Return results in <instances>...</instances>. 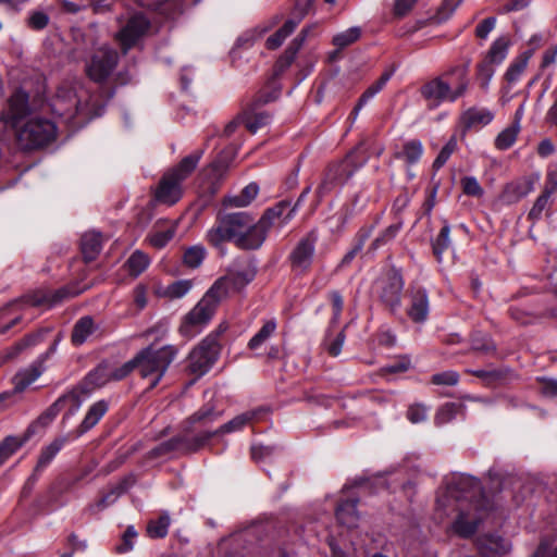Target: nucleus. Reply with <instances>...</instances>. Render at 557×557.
I'll return each mask as SVG.
<instances>
[{
    "mask_svg": "<svg viewBox=\"0 0 557 557\" xmlns=\"http://www.w3.org/2000/svg\"><path fill=\"white\" fill-rule=\"evenodd\" d=\"M60 341L61 336L58 335L45 352L39 355L37 359L33 361L27 368L21 369L14 374L12 377L14 387L12 391H10L12 396L23 393L45 372V362L57 351V347Z\"/></svg>",
    "mask_w": 557,
    "mask_h": 557,
    "instance_id": "f8f14e48",
    "label": "nucleus"
},
{
    "mask_svg": "<svg viewBox=\"0 0 557 557\" xmlns=\"http://www.w3.org/2000/svg\"><path fill=\"white\" fill-rule=\"evenodd\" d=\"M256 276L255 269L231 271L219 277L205 293L198 304L184 317L180 332L193 337L207 325L216 312L220 304L232 293L245 288Z\"/></svg>",
    "mask_w": 557,
    "mask_h": 557,
    "instance_id": "7ed1b4c3",
    "label": "nucleus"
},
{
    "mask_svg": "<svg viewBox=\"0 0 557 557\" xmlns=\"http://www.w3.org/2000/svg\"><path fill=\"white\" fill-rule=\"evenodd\" d=\"M62 411L59 403H52L35 421H33L24 436H33L39 429H45L57 418V416Z\"/></svg>",
    "mask_w": 557,
    "mask_h": 557,
    "instance_id": "58836bf2",
    "label": "nucleus"
},
{
    "mask_svg": "<svg viewBox=\"0 0 557 557\" xmlns=\"http://www.w3.org/2000/svg\"><path fill=\"white\" fill-rule=\"evenodd\" d=\"M509 39L506 37H499L491 45L484 60L495 65L500 64L508 54Z\"/></svg>",
    "mask_w": 557,
    "mask_h": 557,
    "instance_id": "de8ad7c7",
    "label": "nucleus"
},
{
    "mask_svg": "<svg viewBox=\"0 0 557 557\" xmlns=\"http://www.w3.org/2000/svg\"><path fill=\"white\" fill-rule=\"evenodd\" d=\"M468 373L482 380L487 385H495L506 379L507 370L492 369V370H468Z\"/></svg>",
    "mask_w": 557,
    "mask_h": 557,
    "instance_id": "13d9d810",
    "label": "nucleus"
},
{
    "mask_svg": "<svg viewBox=\"0 0 557 557\" xmlns=\"http://www.w3.org/2000/svg\"><path fill=\"white\" fill-rule=\"evenodd\" d=\"M403 227V223H394L387 226L385 230L379 233V235L372 240L369 246V252L376 251L379 248L391 243L398 235Z\"/></svg>",
    "mask_w": 557,
    "mask_h": 557,
    "instance_id": "8fccbe9b",
    "label": "nucleus"
},
{
    "mask_svg": "<svg viewBox=\"0 0 557 557\" xmlns=\"http://www.w3.org/2000/svg\"><path fill=\"white\" fill-rule=\"evenodd\" d=\"M236 156V147L234 145H228L224 149H222L214 160L209 164L207 169V175L211 178L210 190L212 194L216 193L219 189L221 182L224 178L225 173L228 170L230 164L234 160Z\"/></svg>",
    "mask_w": 557,
    "mask_h": 557,
    "instance_id": "a211bd4d",
    "label": "nucleus"
},
{
    "mask_svg": "<svg viewBox=\"0 0 557 557\" xmlns=\"http://www.w3.org/2000/svg\"><path fill=\"white\" fill-rule=\"evenodd\" d=\"M62 411L59 403H52L35 421H33L24 436H33L39 429H45L57 418V416Z\"/></svg>",
    "mask_w": 557,
    "mask_h": 557,
    "instance_id": "ea45409f",
    "label": "nucleus"
},
{
    "mask_svg": "<svg viewBox=\"0 0 557 557\" xmlns=\"http://www.w3.org/2000/svg\"><path fill=\"white\" fill-rule=\"evenodd\" d=\"M150 28V21L143 13L132 15L126 24L116 34L123 53H127L146 35Z\"/></svg>",
    "mask_w": 557,
    "mask_h": 557,
    "instance_id": "2eb2a0df",
    "label": "nucleus"
},
{
    "mask_svg": "<svg viewBox=\"0 0 557 557\" xmlns=\"http://www.w3.org/2000/svg\"><path fill=\"white\" fill-rule=\"evenodd\" d=\"M28 436L8 435L0 442V467L3 466L24 444Z\"/></svg>",
    "mask_w": 557,
    "mask_h": 557,
    "instance_id": "79ce46f5",
    "label": "nucleus"
},
{
    "mask_svg": "<svg viewBox=\"0 0 557 557\" xmlns=\"http://www.w3.org/2000/svg\"><path fill=\"white\" fill-rule=\"evenodd\" d=\"M206 257V250L201 246H191L184 251L183 263L188 268H198Z\"/></svg>",
    "mask_w": 557,
    "mask_h": 557,
    "instance_id": "e2e57ef3",
    "label": "nucleus"
},
{
    "mask_svg": "<svg viewBox=\"0 0 557 557\" xmlns=\"http://www.w3.org/2000/svg\"><path fill=\"white\" fill-rule=\"evenodd\" d=\"M253 537L252 529L231 535L219 544L218 557H252Z\"/></svg>",
    "mask_w": 557,
    "mask_h": 557,
    "instance_id": "4468645a",
    "label": "nucleus"
},
{
    "mask_svg": "<svg viewBox=\"0 0 557 557\" xmlns=\"http://www.w3.org/2000/svg\"><path fill=\"white\" fill-rule=\"evenodd\" d=\"M493 119L494 114L488 109L470 108L462 115L466 128L487 125L493 121Z\"/></svg>",
    "mask_w": 557,
    "mask_h": 557,
    "instance_id": "37998d69",
    "label": "nucleus"
},
{
    "mask_svg": "<svg viewBox=\"0 0 557 557\" xmlns=\"http://www.w3.org/2000/svg\"><path fill=\"white\" fill-rule=\"evenodd\" d=\"M424 153V147L420 139H410L403 145L401 151L395 154L396 159L404 160L407 165L417 164Z\"/></svg>",
    "mask_w": 557,
    "mask_h": 557,
    "instance_id": "4c0bfd02",
    "label": "nucleus"
},
{
    "mask_svg": "<svg viewBox=\"0 0 557 557\" xmlns=\"http://www.w3.org/2000/svg\"><path fill=\"white\" fill-rule=\"evenodd\" d=\"M463 408L460 403H446L444 404L435 414V424L443 425L456 418L458 412Z\"/></svg>",
    "mask_w": 557,
    "mask_h": 557,
    "instance_id": "6e6d98bb",
    "label": "nucleus"
},
{
    "mask_svg": "<svg viewBox=\"0 0 557 557\" xmlns=\"http://www.w3.org/2000/svg\"><path fill=\"white\" fill-rule=\"evenodd\" d=\"M193 287V283L189 280H178L170 284L164 295L171 299H178L184 297Z\"/></svg>",
    "mask_w": 557,
    "mask_h": 557,
    "instance_id": "69168bd1",
    "label": "nucleus"
},
{
    "mask_svg": "<svg viewBox=\"0 0 557 557\" xmlns=\"http://www.w3.org/2000/svg\"><path fill=\"white\" fill-rule=\"evenodd\" d=\"M98 326L95 324L91 315H84L79 318L73 325L71 333V343L75 347L82 346L90 335L97 331Z\"/></svg>",
    "mask_w": 557,
    "mask_h": 557,
    "instance_id": "7c9ffc66",
    "label": "nucleus"
},
{
    "mask_svg": "<svg viewBox=\"0 0 557 557\" xmlns=\"http://www.w3.org/2000/svg\"><path fill=\"white\" fill-rule=\"evenodd\" d=\"M469 85V64H456L422 84L419 92L426 108L435 110L445 102L454 103L462 98Z\"/></svg>",
    "mask_w": 557,
    "mask_h": 557,
    "instance_id": "20e7f679",
    "label": "nucleus"
},
{
    "mask_svg": "<svg viewBox=\"0 0 557 557\" xmlns=\"http://www.w3.org/2000/svg\"><path fill=\"white\" fill-rule=\"evenodd\" d=\"M531 55L532 51H524L510 63L504 75V78L507 83L515 84L519 81L521 74L524 72L528 65Z\"/></svg>",
    "mask_w": 557,
    "mask_h": 557,
    "instance_id": "a18cd8bd",
    "label": "nucleus"
},
{
    "mask_svg": "<svg viewBox=\"0 0 557 557\" xmlns=\"http://www.w3.org/2000/svg\"><path fill=\"white\" fill-rule=\"evenodd\" d=\"M205 149H198L193 153L184 157L180 163L169 173L177 177L180 181L186 180L197 168L199 160L202 158Z\"/></svg>",
    "mask_w": 557,
    "mask_h": 557,
    "instance_id": "e433bc0d",
    "label": "nucleus"
},
{
    "mask_svg": "<svg viewBox=\"0 0 557 557\" xmlns=\"http://www.w3.org/2000/svg\"><path fill=\"white\" fill-rule=\"evenodd\" d=\"M259 186L257 183L251 182L245 186L238 195L226 196L223 198L222 205L225 208L235 207L244 208L249 206L258 196Z\"/></svg>",
    "mask_w": 557,
    "mask_h": 557,
    "instance_id": "2f4dec72",
    "label": "nucleus"
},
{
    "mask_svg": "<svg viewBox=\"0 0 557 557\" xmlns=\"http://www.w3.org/2000/svg\"><path fill=\"white\" fill-rule=\"evenodd\" d=\"M150 264V258L141 250H135L126 261L128 272L132 276L140 275Z\"/></svg>",
    "mask_w": 557,
    "mask_h": 557,
    "instance_id": "603ef678",
    "label": "nucleus"
},
{
    "mask_svg": "<svg viewBox=\"0 0 557 557\" xmlns=\"http://www.w3.org/2000/svg\"><path fill=\"white\" fill-rule=\"evenodd\" d=\"M137 3L147 9L157 11L169 17L180 14L188 4H197L200 0H136Z\"/></svg>",
    "mask_w": 557,
    "mask_h": 557,
    "instance_id": "4be33fe9",
    "label": "nucleus"
},
{
    "mask_svg": "<svg viewBox=\"0 0 557 557\" xmlns=\"http://www.w3.org/2000/svg\"><path fill=\"white\" fill-rule=\"evenodd\" d=\"M78 480H79V478H76L73 481H63L62 480V481H58V482L53 483L47 493V500H44L42 498H39L37 500L40 509H42L44 507H49L52 504L57 503L59 500V497L62 494L69 492Z\"/></svg>",
    "mask_w": 557,
    "mask_h": 557,
    "instance_id": "c03bdc74",
    "label": "nucleus"
},
{
    "mask_svg": "<svg viewBox=\"0 0 557 557\" xmlns=\"http://www.w3.org/2000/svg\"><path fill=\"white\" fill-rule=\"evenodd\" d=\"M309 8H297V4H294L292 16L283 24L278 30L288 37L297 27V25L301 22V20L311 11Z\"/></svg>",
    "mask_w": 557,
    "mask_h": 557,
    "instance_id": "bf43d9fd",
    "label": "nucleus"
},
{
    "mask_svg": "<svg viewBox=\"0 0 557 557\" xmlns=\"http://www.w3.org/2000/svg\"><path fill=\"white\" fill-rule=\"evenodd\" d=\"M138 536L134 525H128L121 536L120 543L115 546L116 554H125L134 548V542Z\"/></svg>",
    "mask_w": 557,
    "mask_h": 557,
    "instance_id": "338daca9",
    "label": "nucleus"
},
{
    "mask_svg": "<svg viewBox=\"0 0 557 557\" xmlns=\"http://www.w3.org/2000/svg\"><path fill=\"white\" fill-rule=\"evenodd\" d=\"M404 286L403 272L394 265L375 283L377 299L391 314H396L401 307Z\"/></svg>",
    "mask_w": 557,
    "mask_h": 557,
    "instance_id": "6e6552de",
    "label": "nucleus"
},
{
    "mask_svg": "<svg viewBox=\"0 0 557 557\" xmlns=\"http://www.w3.org/2000/svg\"><path fill=\"white\" fill-rule=\"evenodd\" d=\"M550 195L552 190L546 186L542 194L536 198L528 214V220L534 223L542 219L543 212L548 208Z\"/></svg>",
    "mask_w": 557,
    "mask_h": 557,
    "instance_id": "4d7b16f0",
    "label": "nucleus"
},
{
    "mask_svg": "<svg viewBox=\"0 0 557 557\" xmlns=\"http://www.w3.org/2000/svg\"><path fill=\"white\" fill-rule=\"evenodd\" d=\"M67 296H70V292L67 288L63 287L55 290L52 295L36 292L7 304L0 310V334L7 333L22 320V315H15L7 321L8 315L15 309L23 308L24 306L40 307L44 305H53L63 300Z\"/></svg>",
    "mask_w": 557,
    "mask_h": 557,
    "instance_id": "0eeeda50",
    "label": "nucleus"
},
{
    "mask_svg": "<svg viewBox=\"0 0 557 557\" xmlns=\"http://www.w3.org/2000/svg\"><path fill=\"white\" fill-rule=\"evenodd\" d=\"M181 184L182 181L171 173L164 174L156 189V200L170 206L176 203L182 197Z\"/></svg>",
    "mask_w": 557,
    "mask_h": 557,
    "instance_id": "aec40b11",
    "label": "nucleus"
},
{
    "mask_svg": "<svg viewBox=\"0 0 557 557\" xmlns=\"http://www.w3.org/2000/svg\"><path fill=\"white\" fill-rule=\"evenodd\" d=\"M358 504V497L341 499L335 509V517L337 522L347 529L356 528L359 520V513L357 510Z\"/></svg>",
    "mask_w": 557,
    "mask_h": 557,
    "instance_id": "5701e85b",
    "label": "nucleus"
},
{
    "mask_svg": "<svg viewBox=\"0 0 557 557\" xmlns=\"http://www.w3.org/2000/svg\"><path fill=\"white\" fill-rule=\"evenodd\" d=\"M174 235H175V226L172 225V226L168 227L166 230H157V231L152 232L148 236V240L152 247H154L157 249H162L169 244V242L174 237Z\"/></svg>",
    "mask_w": 557,
    "mask_h": 557,
    "instance_id": "680f3d73",
    "label": "nucleus"
},
{
    "mask_svg": "<svg viewBox=\"0 0 557 557\" xmlns=\"http://www.w3.org/2000/svg\"><path fill=\"white\" fill-rule=\"evenodd\" d=\"M480 521V517L469 518V512L460 509L457 518L453 523V530L460 537L469 539L475 534Z\"/></svg>",
    "mask_w": 557,
    "mask_h": 557,
    "instance_id": "f704fd0d",
    "label": "nucleus"
},
{
    "mask_svg": "<svg viewBox=\"0 0 557 557\" xmlns=\"http://www.w3.org/2000/svg\"><path fill=\"white\" fill-rule=\"evenodd\" d=\"M520 127L518 123L511 124L510 126L503 129L495 138V147L498 150L509 149L517 140Z\"/></svg>",
    "mask_w": 557,
    "mask_h": 557,
    "instance_id": "5fc2aeb1",
    "label": "nucleus"
},
{
    "mask_svg": "<svg viewBox=\"0 0 557 557\" xmlns=\"http://www.w3.org/2000/svg\"><path fill=\"white\" fill-rule=\"evenodd\" d=\"M248 424L247 417L243 413L234 417L228 422L224 423L214 431H201L198 435H208L203 441V447H206L210 441L220 435L233 433L243 430Z\"/></svg>",
    "mask_w": 557,
    "mask_h": 557,
    "instance_id": "72a5a7b5",
    "label": "nucleus"
},
{
    "mask_svg": "<svg viewBox=\"0 0 557 557\" xmlns=\"http://www.w3.org/2000/svg\"><path fill=\"white\" fill-rule=\"evenodd\" d=\"M446 497L456 502H468L469 507L476 512H486L491 509V500L481 481L472 475L453 474L446 485Z\"/></svg>",
    "mask_w": 557,
    "mask_h": 557,
    "instance_id": "423d86ee",
    "label": "nucleus"
},
{
    "mask_svg": "<svg viewBox=\"0 0 557 557\" xmlns=\"http://www.w3.org/2000/svg\"><path fill=\"white\" fill-rule=\"evenodd\" d=\"M49 332V329H39L35 332L26 334L23 338H21L13 347L12 351L10 352V357L17 356L20 352H22L24 349L34 347L45 341V337L47 333Z\"/></svg>",
    "mask_w": 557,
    "mask_h": 557,
    "instance_id": "49530a36",
    "label": "nucleus"
},
{
    "mask_svg": "<svg viewBox=\"0 0 557 557\" xmlns=\"http://www.w3.org/2000/svg\"><path fill=\"white\" fill-rule=\"evenodd\" d=\"M117 61L119 54L116 51L112 49L99 50L91 57L87 65L88 77L96 83L104 82L116 66Z\"/></svg>",
    "mask_w": 557,
    "mask_h": 557,
    "instance_id": "f3484780",
    "label": "nucleus"
},
{
    "mask_svg": "<svg viewBox=\"0 0 557 557\" xmlns=\"http://www.w3.org/2000/svg\"><path fill=\"white\" fill-rule=\"evenodd\" d=\"M259 106L250 103L242 114V121L246 128L251 133H257L258 129L268 125L271 121V114L267 111H259Z\"/></svg>",
    "mask_w": 557,
    "mask_h": 557,
    "instance_id": "a878e982",
    "label": "nucleus"
},
{
    "mask_svg": "<svg viewBox=\"0 0 557 557\" xmlns=\"http://www.w3.org/2000/svg\"><path fill=\"white\" fill-rule=\"evenodd\" d=\"M409 306L406 310L408 318L416 324H423L430 314V299L425 287L411 283L407 289Z\"/></svg>",
    "mask_w": 557,
    "mask_h": 557,
    "instance_id": "dca6fc26",
    "label": "nucleus"
},
{
    "mask_svg": "<svg viewBox=\"0 0 557 557\" xmlns=\"http://www.w3.org/2000/svg\"><path fill=\"white\" fill-rule=\"evenodd\" d=\"M379 221L380 216L377 215L371 225H363L358 230L352 238L351 248L345 253L338 264V268H345L349 265L356 256L362 251L364 244L372 235L374 228L379 224Z\"/></svg>",
    "mask_w": 557,
    "mask_h": 557,
    "instance_id": "412c9836",
    "label": "nucleus"
},
{
    "mask_svg": "<svg viewBox=\"0 0 557 557\" xmlns=\"http://www.w3.org/2000/svg\"><path fill=\"white\" fill-rule=\"evenodd\" d=\"M470 350L482 355L496 354L497 347L488 333L474 330L470 333Z\"/></svg>",
    "mask_w": 557,
    "mask_h": 557,
    "instance_id": "c9c22d12",
    "label": "nucleus"
},
{
    "mask_svg": "<svg viewBox=\"0 0 557 557\" xmlns=\"http://www.w3.org/2000/svg\"><path fill=\"white\" fill-rule=\"evenodd\" d=\"M8 102L9 112L5 123L14 128L16 143L22 150H38L57 139L58 128L50 119L37 115L27 117L30 114L28 92L17 88Z\"/></svg>",
    "mask_w": 557,
    "mask_h": 557,
    "instance_id": "f03ea898",
    "label": "nucleus"
},
{
    "mask_svg": "<svg viewBox=\"0 0 557 557\" xmlns=\"http://www.w3.org/2000/svg\"><path fill=\"white\" fill-rule=\"evenodd\" d=\"M281 21V15H274L270 21L261 23L256 27L244 32L236 40L233 49L230 52L232 60L234 61L239 49H247L253 46V44L262 38L269 30L276 26Z\"/></svg>",
    "mask_w": 557,
    "mask_h": 557,
    "instance_id": "6ab92c4d",
    "label": "nucleus"
},
{
    "mask_svg": "<svg viewBox=\"0 0 557 557\" xmlns=\"http://www.w3.org/2000/svg\"><path fill=\"white\" fill-rule=\"evenodd\" d=\"M62 411L59 403H52L35 421H33L24 436H33L39 429H45L57 418V416Z\"/></svg>",
    "mask_w": 557,
    "mask_h": 557,
    "instance_id": "a19ab883",
    "label": "nucleus"
},
{
    "mask_svg": "<svg viewBox=\"0 0 557 557\" xmlns=\"http://www.w3.org/2000/svg\"><path fill=\"white\" fill-rule=\"evenodd\" d=\"M170 523V516L166 512L161 513L148 522L147 533L151 539H163L168 535Z\"/></svg>",
    "mask_w": 557,
    "mask_h": 557,
    "instance_id": "3c124183",
    "label": "nucleus"
},
{
    "mask_svg": "<svg viewBox=\"0 0 557 557\" xmlns=\"http://www.w3.org/2000/svg\"><path fill=\"white\" fill-rule=\"evenodd\" d=\"M391 479H384L381 474L374 478L375 483L383 485L385 488L395 493L397 488H401L408 499H411L414 494V484L411 480L399 479L401 471L387 472Z\"/></svg>",
    "mask_w": 557,
    "mask_h": 557,
    "instance_id": "cd10ccee",
    "label": "nucleus"
},
{
    "mask_svg": "<svg viewBox=\"0 0 557 557\" xmlns=\"http://www.w3.org/2000/svg\"><path fill=\"white\" fill-rule=\"evenodd\" d=\"M109 404L107 400L101 399L92 404L87 410L83 421L76 429V436L79 437L94 426L98 424V422L102 419V417L108 412Z\"/></svg>",
    "mask_w": 557,
    "mask_h": 557,
    "instance_id": "b1692460",
    "label": "nucleus"
},
{
    "mask_svg": "<svg viewBox=\"0 0 557 557\" xmlns=\"http://www.w3.org/2000/svg\"><path fill=\"white\" fill-rule=\"evenodd\" d=\"M219 336L220 332L209 334L190 351L188 357V370L190 373L202 376L210 371L221 352Z\"/></svg>",
    "mask_w": 557,
    "mask_h": 557,
    "instance_id": "9b49d317",
    "label": "nucleus"
},
{
    "mask_svg": "<svg viewBox=\"0 0 557 557\" xmlns=\"http://www.w3.org/2000/svg\"><path fill=\"white\" fill-rule=\"evenodd\" d=\"M277 323L275 319H270L263 323L261 329L250 338L247 347L256 350L262 346L276 331Z\"/></svg>",
    "mask_w": 557,
    "mask_h": 557,
    "instance_id": "09e8293b",
    "label": "nucleus"
},
{
    "mask_svg": "<svg viewBox=\"0 0 557 557\" xmlns=\"http://www.w3.org/2000/svg\"><path fill=\"white\" fill-rule=\"evenodd\" d=\"M457 148V140L455 137H451L440 150L435 160L433 161L432 168L435 171H438L441 168L445 165L450 156L455 152Z\"/></svg>",
    "mask_w": 557,
    "mask_h": 557,
    "instance_id": "774afa93",
    "label": "nucleus"
},
{
    "mask_svg": "<svg viewBox=\"0 0 557 557\" xmlns=\"http://www.w3.org/2000/svg\"><path fill=\"white\" fill-rule=\"evenodd\" d=\"M55 401L59 403L62 410L67 408V414H74L82 405V392L78 388H72L61 395Z\"/></svg>",
    "mask_w": 557,
    "mask_h": 557,
    "instance_id": "864d4df0",
    "label": "nucleus"
},
{
    "mask_svg": "<svg viewBox=\"0 0 557 557\" xmlns=\"http://www.w3.org/2000/svg\"><path fill=\"white\" fill-rule=\"evenodd\" d=\"M318 243V234L315 231L308 232L302 236L287 257L290 269L297 274H306L310 271Z\"/></svg>",
    "mask_w": 557,
    "mask_h": 557,
    "instance_id": "ddd939ff",
    "label": "nucleus"
},
{
    "mask_svg": "<svg viewBox=\"0 0 557 557\" xmlns=\"http://www.w3.org/2000/svg\"><path fill=\"white\" fill-rule=\"evenodd\" d=\"M276 225L278 220L268 208L257 222L245 211L219 212L206 237L209 245L221 252L225 250V243H233L240 250H258L267 240L270 230Z\"/></svg>",
    "mask_w": 557,
    "mask_h": 557,
    "instance_id": "f257e3e1",
    "label": "nucleus"
},
{
    "mask_svg": "<svg viewBox=\"0 0 557 557\" xmlns=\"http://www.w3.org/2000/svg\"><path fill=\"white\" fill-rule=\"evenodd\" d=\"M450 231L448 221L443 219V226L438 234L431 239L432 253L438 263L443 261V255L451 247Z\"/></svg>",
    "mask_w": 557,
    "mask_h": 557,
    "instance_id": "473e14b6",
    "label": "nucleus"
},
{
    "mask_svg": "<svg viewBox=\"0 0 557 557\" xmlns=\"http://www.w3.org/2000/svg\"><path fill=\"white\" fill-rule=\"evenodd\" d=\"M176 355L177 349L172 345L157 348L152 344L140 349L135 355L139 375L144 379L151 377L148 391L157 387Z\"/></svg>",
    "mask_w": 557,
    "mask_h": 557,
    "instance_id": "39448f33",
    "label": "nucleus"
},
{
    "mask_svg": "<svg viewBox=\"0 0 557 557\" xmlns=\"http://www.w3.org/2000/svg\"><path fill=\"white\" fill-rule=\"evenodd\" d=\"M103 245V238L99 232L85 233L81 238V252L84 261L89 263L97 259Z\"/></svg>",
    "mask_w": 557,
    "mask_h": 557,
    "instance_id": "c756f323",
    "label": "nucleus"
},
{
    "mask_svg": "<svg viewBox=\"0 0 557 557\" xmlns=\"http://www.w3.org/2000/svg\"><path fill=\"white\" fill-rule=\"evenodd\" d=\"M360 27H350L347 30L335 35L332 39V44L338 49H344L356 42L360 38Z\"/></svg>",
    "mask_w": 557,
    "mask_h": 557,
    "instance_id": "052dcab7",
    "label": "nucleus"
},
{
    "mask_svg": "<svg viewBox=\"0 0 557 557\" xmlns=\"http://www.w3.org/2000/svg\"><path fill=\"white\" fill-rule=\"evenodd\" d=\"M367 162L366 151L360 146L354 148L343 160L327 166L323 185H345Z\"/></svg>",
    "mask_w": 557,
    "mask_h": 557,
    "instance_id": "1a4fd4ad",
    "label": "nucleus"
},
{
    "mask_svg": "<svg viewBox=\"0 0 557 557\" xmlns=\"http://www.w3.org/2000/svg\"><path fill=\"white\" fill-rule=\"evenodd\" d=\"M208 435H188L181 428V432L150 449L145 458L154 460L171 454L190 455L203 448V441Z\"/></svg>",
    "mask_w": 557,
    "mask_h": 557,
    "instance_id": "9d476101",
    "label": "nucleus"
},
{
    "mask_svg": "<svg viewBox=\"0 0 557 557\" xmlns=\"http://www.w3.org/2000/svg\"><path fill=\"white\" fill-rule=\"evenodd\" d=\"M493 63H490L488 61H485L484 59L478 63L476 65V79L479 83V86L482 89H487L490 81L492 79L495 70H494Z\"/></svg>",
    "mask_w": 557,
    "mask_h": 557,
    "instance_id": "0e129e2a",
    "label": "nucleus"
},
{
    "mask_svg": "<svg viewBox=\"0 0 557 557\" xmlns=\"http://www.w3.org/2000/svg\"><path fill=\"white\" fill-rule=\"evenodd\" d=\"M533 190V183L529 180H518L505 185L500 199L504 203L512 205L518 202Z\"/></svg>",
    "mask_w": 557,
    "mask_h": 557,
    "instance_id": "bb28decb",
    "label": "nucleus"
},
{
    "mask_svg": "<svg viewBox=\"0 0 557 557\" xmlns=\"http://www.w3.org/2000/svg\"><path fill=\"white\" fill-rule=\"evenodd\" d=\"M220 412L215 410V407L211 403H207L201 406L196 412L185 419L181 425V428L188 435H191L194 432V424L200 423L206 425L208 422H212L220 417Z\"/></svg>",
    "mask_w": 557,
    "mask_h": 557,
    "instance_id": "393cba45",
    "label": "nucleus"
},
{
    "mask_svg": "<svg viewBox=\"0 0 557 557\" xmlns=\"http://www.w3.org/2000/svg\"><path fill=\"white\" fill-rule=\"evenodd\" d=\"M70 435H62L55 437L49 445L44 446L40 449L38 460L36 463L37 470H41L42 472L52 462L54 457L60 453V450L70 443Z\"/></svg>",
    "mask_w": 557,
    "mask_h": 557,
    "instance_id": "c85d7f7f",
    "label": "nucleus"
}]
</instances>
